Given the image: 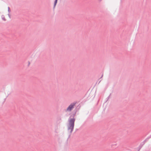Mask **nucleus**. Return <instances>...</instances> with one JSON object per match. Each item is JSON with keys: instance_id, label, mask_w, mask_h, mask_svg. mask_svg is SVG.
<instances>
[{"instance_id": "1", "label": "nucleus", "mask_w": 151, "mask_h": 151, "mask_svg": "<svg viewBox=\"0 0 151 151\" xmlns=\"http://www.w3.org/2000/svg\"><path fill=\"white\" fill-rule=\"evenodd\" d=\"M76 116V113L73 114L72 115H71L68 119V130H70V137L73 131L74 126V123L76 120L74 117Z\"/></svg>"}, {"instance_id": "2", "label": "nucleus", "mask_w": 151, "mask_h": 151, "mask_svg": "<svg viewBox=\"0 0 151 151\" xmlns=\"http://www.w3.org/2000/svg\"><path fill=\"white\" fill-rule=\"evenodd\" d=\"M76 103V102H74L71 103L67 108L66 111H71L74 108V106H75Z\"/></svg>"}, {"instance_id": "3", "label": "nucleus", "mask_w": 151, "mask_h": 151, "mask_svg": "<svg viewBox=\"0 0 151 151\" xmlns=\"http://www.w3.org/2000/svg\"><path fill=\"white\" fill-rule=\"evenodd\" d=\"M144 145V144L142 142H141V143L140 145L139 146V149L138 151H139V150H140L141 148Z\"/></svg>"}, {"instance_id": "4", "label": "nucleus", "mask_w": 151, "mask_h": 151, "mask_svg": "<svg viewBox=\"0 0 151 151\" xmlns=\"http://www.w3.org/2000/svg\"><path fill=\"white\" fill-rule=\"evenodd\" d=\"M58 0H55L54 3V9L55 8V6H56V4L57 3Z\"/></svg>"}, {"instance_id": "5", "label": "nucleus", "mask_w": 151, "mask_h": 151, "mask_svg": "<svg viewBox=\"0 0 151 151\" xmlns=\"http://www.w3.org/2000/svg\"><path fill=\"white\" fill-rule=\"evenodd\" d=\"M1 18L2 19L4 20V21H6V19H5L4 16V15H2L1 16Z\"/></svg>"}, {"instance_id": "6", "label": "nucleus", "mask_w": 151, "mask_h": 151, "mask_svg": "<svg viewBox=\"0 0 151 151\" xmlns=\"http://www.w3.org/2000/svg\"><path fill=\"white\" fill-rule=\"evenodd\" d=\"M151 137V136L150 137H148L147 138H146V139L144 140V141H145L146 142L148 140V139H150Z\"/></svg>"}, {"instance_id": "7", "label": "nucleus", "mask_w": 151, "mask_h": 151, "mask_svg": "<svg viewBox=\"0 0 151 151\" xmlns=\"http://www.w3.org/2000/svg\"><path fill=\"white\" fill-rule=\"evenodd\" d=\"M8 12L9 13L11 12V10L10 9V7H8Z\"/></svg>"}, {"instance_id": "8", "label": "nucleus", "mask_w": 151, "mask_h": 151, "mask_svg": "<svg viewBox=\"0 0 151 151\" xmlns=\"http://www.w3.org/2000/svg\"><path fill=\"white\" fill-rule=\"evenodd\" d=\"M111 95V94H110V95H109V96L107 98V100L109 99L110 97V96Z\"/></svg>"}, {"instance_id": "9", "label": "nucleus", "mask_w": 151, "mask_h": 151, "mask_svg": "<svg viewBox=\"0 0 151 151\" xmlns=\"http://www.w3.org/2000/svg\"><path fill=\"white\" fill-rule=\"evenodd\" d=\"M8 15L9 17L10 18H11V15H10L9 14H8Z\"/></svg>"}, {"instance_id": "10", "label": "nucleus", "mask_w": 151, "mask_h": 151, "mask_svg": "<svg viewBox=\"0 0 151 151\" xmlns=\"http://www.w3.org/2000/svg\"><path fill=\"white\" fill-rule=\"evenodd\" d=\"M144 145L145 144V143L146 142L144 141V140L142 142Z\"/></svg>"}, {"instance_id": "11", "label": "nucleus", "mask_w": 151, "mask_h": 151, "mask_svg": "<svg viewBox=\"0 0 151 151\" xmlns=\"http://www.w3.org/2000/svg\"><path fill=\"white\" fill-rule=\"evenodd\" d=\"M114 145H116V144H115V145H111V147H113V146H114Z\"/></svg>"}, {"instance_id": "12", "label": "nucleus", "mask_w": 151, "mask_h": 151, "mask_svg": "<svg viewBox=\"0 0 151 151\" xmlns=\"http://www.w3.org/2000/svg\"><path fill=\"white\" fill-rule=\"evenodd\" d=\"M103 75H102V76H101V77L100 78H101L103 77Z\"/></svg>"}, {"instance_id": "13", "label": "nucleus", "mask_w": 151, "mask_h": 151, "mask_svg": "<svg viewBox=\"0 0 151 151\" xmlns=\"http://www.w3.org/2000/svg\"><path fill=\"white\" fill-rule=\"evenodd\" d=\"M102 0H99V1H101Z\"/></svg>"}, {"instance_id": "14", "label": "nucleus", "mask_w": 151, "mask_h": 151, "mask_svg": "<svg viewBox=\"0 0 151 151\" xmlns=\"http://www.w3.org/2000/svg\"><path fill=\"white\" fill-rule=\"evenodd\" d=\"M101 81H100L99 82V83L100 82H101Z\"/></svg>"}]
</instances>
